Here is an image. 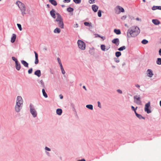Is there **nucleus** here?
<instances>
[{"instance_id": "41", "label": "nucleus", "mask_w": 161, "mask_h": 161, "mask_svg": "<svg viewBox=\"0 0 161 161\" xmlns=\"http://www.w3.org/2000/svg\"><path fill=\"white\" fill-rule=\"evenodd\" d=\"M12 59L13 61H14L15 62V63H16L18 62L17 58L14 57H12Z\"/></svg>"}, {"instance_id": "30", "label": "nucleus", "mask_w": 161, "mask_h": 161, "mask_svg": "<svg viewBox=\"0 0 161 161\" xmlns=\"http://www.w3.org/2000/svg\"><path fill=\"white\" fill-rule=\"evenodd\" d=\"M115 54L116 56L118 58L121 55V53L120 52L118 51L115 52Z\"/></svg>"}, {"instance_id": "8", "label": "nucleus", "mask_w": 161, "mask_h": 161, "mask_svg": "<svg viewBox=\"0 0 161 161\" xmlns=\"http://www.w3.org/2000/svg\"><path fill=\"white\" fill-rule=\"evenodd\" d=\"M23 100L20 96H18L17 97L16 103L20 104H23Z\"/></svg>"}, {"instance_id": "55", "label": "nucleus", "mask_w": 161, "mask_h": 161, "mask_svg": "<svg viewBox=\"0 0 161 161\" xmlns=\"http://www.w3.org/2000/svg\"><path fill=\"white\" fill-rule=\"evenodd\" d=\"M100 37L101 39H102L103 40H104L106 39V37L105 36H100V37Z\"/></svg>"}, {"instance_id": "26", "label": "nucleus", "mask_w": 161, "mask_h": 161, "mask_svg": "<svg viewBox=\"0 0 161 161\" xmlns=\"http://www.w3.org/2000/svg\"><path fill=\"white\" fill-rule=\"evenodd\" d=\"M86 107L89 109L92 110L93 109V106L92 104H88L86 105Z\"/></svg>"}, {"instance_id": "64", "label": "nucleus", "mask_w": 161, "mask_h": 161, "mask_svg": "<svg viewBox=\"0 0 161 161\" xmlns=\"http://www.w3.org/2000/svg\"><path fill=\"white\" fill-rule=\"evenodd\" d=\"M83 88L84 89L86 90V86H83Z\"/></svg>"}, {"instance_id": "35", "label": "nucleus", "mask_w": 161, "mask_h": 161, "mask_svg": "<svg viewBox=\"0 0 161 161\" xmlns=\"http://www.w3.org/2000/svg\"><path fill=\"white\" fill-rule=\"evenodd\" d=\"M148 42L147 40L144 39L141 42L143 44H146L148 43Z\"/></svg>"}, {"instance_id": "21", "label": "nucleus", "mask_w": 161, "mask_h": 161, "mask_svg": "<svg viewBox=\"0 0 161 161\" xmlns=\"http://www.w3.org/2000/svg\"><path fill=\"white\" fill-rule=\"evenodd\" d=\"M136 116L139 119H145V118L143 116H142L141 114H139L137 113L135 114Z\"/></svg>"}, {"instance_id": "51", "label": "nucleus", "mask_w": 161, "mask_h": 161, "mask_svg": "<svg viewBox=\"0 0 161 161\" xmlns=\"http://www.w3.org/2000/svg\"><path fill=\"white\" fill-rule=\"evenodd\" d=\"M45 149L46 150H47V151H51V149L47 147H45Z\"/></svg>"}, {"instance_id": "48", "label": "nucleus", "mask_w": 161, "mask_h": 161, "mask_svg": "<svg viewBox=\"0 0 161 161\" xmlns=\"http://www.w3.org/2000/svg\"><path fill=\"white\" fill-rule=\"evenodd\" d=\"M21 104H20L19 105V104H18V103H16V104L15 105V106H17V107L19 108H22V106H21Z\"/></svg>"}, {"instance_id": "28", "label": "nucleus", "mask_w": 161, "mask_h": 161, "mask_svg": "<svg viewBox=\"0 0 161 161\" xmlns=\"http://www.w3.org/2000/svg\"><path fill=\"white\" fill-rule=\"evenodd\" d=\"M84 25L86 26L92 27V23L91 22L89 23L88 22H85L84 23Z\"/></svg>"}, {"instance_id": "11", "label": "nucleus", "mask_w": 161, "mask_h": 161, "mask_svg": "<svg viewBox=\"0 0 161 161\" xmlns=\"http://www.w3.org/2000/svg\"><path fill=\"white\" fill-rule=\"evenodd\" d=\"M58 22V25L60 28L63 29L64 28V24L63 22V20H61L58 22Z\"/></svg>"}, {"instance_id": "29", "label": "nucleus", "mask_w": 161, "mask_h": 161, "mask_svg": "<svg viewBox=\"0 0 161 161\" xmlns=\"http://www.w3.org/2000/svg\"><path fill=\"white\" fill-rule=\"evenodd\" d=\"M89 53L92 55H93L95 54L94 49H90L89 51Z\"/></svg>"}, {"instance_id": "59", "label": "nucleus", "mask_w": 161, "mask_h": 161, "mask_svg": "<svg viewBox=\"0 0 161 161\" xmlns=\"http://www.w3.org/2000/svg\"><path fill=\"white\" fill-rule=\"evenodd\" d=\"M135 86L138 88H139L140 87V86L138 84H136Z\"/></svg>"}, {"instance_id": "38", "label": "nucleus", "mask_w": 161, "mask_h": 161, "mask_svg": "<svg viewBox=\"0 0 161 161\" xmlns=\"http://www.w3.org/2000/svg\"><path fill=\"white\" fill-rule=\"evenodd\" d=\"M97 14L99 17H101L102 16V11L99 10L97 12Z\"/></svg>"}, {"instance_id": "24", "label": "nucleus", "mask_w": 161, "mask_h": 161, "mask_svg": "<svg viewBox=\"0 0 161 161\" xmlns=\"http://www.w3.org/2000/svg\"><path fill=\"white\" fill-rule=\"evenodd\" d=\"M114 32L117 35H119L121 34V31L119 29H114Z\"/></svg>"}, {"instance_id": "13", "label": "nucleus", "mask_w": 161, "mask_h": 161, "mask_svg": "<svg viewBox=\"0 0 161 161\" xmlns=\"http://www.w3.org/2000/svg\"><path fill=\"white\" fill-rule=\"evenodd\" d=\"M92 10L94 12H96L97 11L98 9V6L95 4L92 5Z\"/></svg>"}, {"instance_id": "58", "label": "nucleus", "mask_w": 161, "mask_h": 161, "mask_svg": "<svg viewBox=\"0 0 161 161\" xmlns=\"http://www.w3.org/2000/svg\"><path fill=\"white\" fill-rule=\"evenodd\" d=\"M59 65H60V69H62L63 68H64L63 67V66H62V63H61L60 64H59Z\"/></svg>"}, {"instance_id": "2", "label": "nucleus", "mask_w": 161, "mask_h": 161, "mask_svg": "<svg viewBox=\"0 0 161 161\" xmlns=\"http://www.w3.org/2000/svg\"><path fill=\"white\" fill-rule=\"evenodd\" d=\"M55 11L54 9H52L50 11V14L51 16V17L53 18V19H55L56 17V14L55 13ZM56 14L57 16V18L55 19V21L56 22H58L59 21L63 20V19L61 17V15L60 14L58 13H56Z\"/></svg>"}, {"instance_id": "27", "label": "nucleus", "mask_w": 161, "mask_h": 161, "mask_svg": "<svg viewBox=\"0 0 161 161\" xmlns=\"http://www.w3.org/2000/svg\"><path fill=\"white\" fill-rule=\"evenodd\" d=\"M60 29L58 28H56L54 31V33H59L60 32Z\"/></svg>"}, {"instance_id": "10", "label": "nucleus", "mask_w": 161, "mask_h": 161, "mask_svg": "<svg viewBox=\"0 0 161 161\" xmlns=\"http://www.w3.org/2000/svg\"><path fill=\"white\" fill-rule=\"evenodd\" d=\"M112 42L116 45L118 46L119 43V40L118 38H115L112 40Z\"/></svg>"}, {"instance_id": "49", "label": "nucleus", "mask_w": 161, "mask_h": 161, "mask_svg": "<svg viewBox=\"0 0 161 161\" xmlns=\"http://www.w3.org/2000/svg\"><path fill=\"white\" fill-rule=\"evenodd\" d=\"M95 0H89V3L90 4L93 3H94Z\"/></svg>"}, {"instance_id": "18", "label": "nucleus", "mask_w": 161, "mask_h": 161, "mask_svg": "<svg viewBox=\"0 0 161 161\" xmlns=\"http://www.w3.org/2000/svg\"><path fill=\"white\" fill-rule=\"evenodd\" d=\"M16 35L14 34H13L12 36L11 37V42L12 43H14L15 42V39H16Z\"/></svg>"}, {"instance_id": "62", "label": "nucleus", "mask_w": 161, "mask_h": 161, "mask_svg": "<svg viewBox=\"0 0 161 161\" xmlns=\"http://www.w3.org/2000/svg\"><path fill=\"white\" fill-rule=\"evenodd\" d=\"M47 7L48 8H50V5L49 4H47Z\"/></svg>"}, {"instance_id": "40", "label": "nucleus", "mask_w": 161, "mask_h": 161, "mask_svg": "<svg viewBox=\"0 0 161 161\" xmlns=\"http://www.w3.org/2000/svg\"><path fill=\"white\" fill-rule=\"evenodd\" d=\"M17 25L19 30L22 31V29L21 25L19 24H17Z\"/></svg>"}, {"instance_id": "39", "label": "nucleus", "mask_w": 161, "mask_h": 161, "mask_svg": "<svg viewBox=\"0 0 161 161\" xmlns=\"http://www.w3.org/2000/svg\"><path fill=\"white\" fill-rule=\"evenodd\" d=\"M73 1L76 4H79L81 2V0H73Z\"/></svg>"}, {"instance_id": "3", "label": "nucleus", "mask_w": 161, "mask_h": 161, "mask_svg": "<svg viewBox=\"0 0 161 161\" xmlns=\"http://www.w3.org/2000/svg\"><path fill=\"white\" fill-rule=\"evenodd\" d=\"M16 4L20 8L22 15L24 16V15L26 14L25 13V4L19 1L16 2Z\"/></svg>"}, {"instance_id": "42", "label": "nucleus", "mask_w": 161, "mask_h": 161, "mask_svg": "<svg viewBox=\"0 0 161 161\" xmlns=\"http://www.w3.org/2000/svg\"><path fill=\"white\" fill-rule=\"evenodd\" d=\"M40 82L41 85H42V87H43V88H44L45 87L44 84V83L43 81L42 80H41L40 81Z\"/></svg>"}, {"instance_id": "37", "label": "nucleus", "mask_w": 161, "mask_h": 161, "mask_svg": "<svg viewBox=\"0 0 161 161\" xmlns=\"http://www.w3.org/2000/svg\"><path fill=\"white\" fill-rule=\"evenodd\" d=\"M118 9L117 8V6L114 8V11L115 13L117 14H120L119 12V11L118 10Z\"/></svg>"}, {"instance_id": "44", "label": "nucleus", "mask_w": 161, "mask_h": 161, "mask_svg": "<svg viewBox=\"0 0 161 161\" xmlns=\"http://www.w3.org/2000/svg\"><path fill=\"white\" fill-rule=\"evenodd\" d=\"M114 61L116 63H119V60L118 58H114Z\"/></svg>"}, {"instance_id": "5", "label": "nucleus", "mask_w": 161, "mask_h": 161, "mask_svg": "<svg viewBox=\"0 0 161 161\" xmlns=\"http://www.w3.org/2000/svg\"><path fill=\"white\" fill-rule=\"evenodd\" d=\"M77 43L79 48L82 50H84L86 47L85 43L80 40H79L77 42Z\"/></svg>"}, {"instance_id": "47", "label": "nucleus", "mask_w": 161, "mask_h": 161, "mask_svg": "<svg viewBox=\"0 0 161 161\" xmlns=\"http://www.w3.org/2000/svg\"><path fill=\"white\" fill-rule=\"evenodd\" d=\"M62 74H65V71L64 68L61 69Z\"/></svg>"}, {"instance_id": "19", "label": "nucleus", "mask_w": 161, "mask_h": 161, "mask_svg": "<svg viewBox=\"0 0 161 161\" xmlns=\"http://www.w3.org/2000/svg\"><path fill=\"white\" fill-rule=\"evenodd\" d=\"M117 8H118L119 10V12L120 13V12H125V10L122 7L118 5L117 6Z\"/></svg>"}, {"instance_id": "31", "label": "nucleus", "mask_w": 161, "mask_h": 161, "mask_svg": "<svg viewBox=\"0 0 161 161\" xmlns=\"http://www.w3.org/2000/svg\"><path fill=\"white\" fill-rule=\"evenodd\" d=\"M67 10L69 12H71L74 11V9L71 7H69L67 8Z\"/></svg>"}, {"instance_id": "23", "label": "nucleus", "mask_w": 161, "mask_h": 161, "mask_svg": "<svg viewBox=\"0 0 161 161\" xmlns=\"http://www.w3.org/2000/svg\"><path fill=\"white\" fill-rule=\"evenodd\" d=\"M159 9L161 10V6H153L152 7V9L153 10H155L156 9Z\"/></svg>"}, {"instance_id": "36", "label": "nucleus", "mask_w": 161, "mask_h": 161, "mask_svg": "<svg viewBox=\"0 0 161 161\" xmlns=\"http://www.w3.org/2000/svg\"><path fill=\"white\" fill-rule=\"evenodd\" d=\"M101 49L103 51H105V46L104 45L102 44L101 45Z\"/></svg>"}, {"instance_id": "56", "label": "nucleus", "mask_w": 161, "mask_h": 161, "mask_svg": "<svg viewBox=\"0 0 161 161\" xmlns=\"http://www.w3.org/2000/svg\"><path fill=\"white\" fill-rule=\"evenodd\" d=\"M95 37H100V36L97 34H95Z\"/></svg>"}, {"instance_id": "43", "label": "nucleus", "mask_w": 161, "mask_h": 161, "mask_svg": "<svg viewBox=\"0 0 161 161\" xmlns=\"http://www.w3.org/2000/svg\"><path fill=\"white\" fill-rule=\"evenodd\" d=\"M33 71V69L32 68H31L29 69L28 70V73L29 74H31L32 72Z\"/></svg>"}, {"instance_id": "57", "label": "nucleus", "mask_w": 161, "mask_h": 161, "mask_svg": "<svg viewBox=\"0 0 161 161\" xmlns=\"http://www.w3.org/2000/svg\"><path fill=\"white\" fill-rule=\"evenodd\" d=\"M159 54L161 56V48H160L158 51Z\"/></svg>"}, {"instance_id": "33", "label": "nucleus", "mask_w": 161, "mask_h": 161, "mask_svg": "<svg viewBox=\"0 0 161 161\" xmlns=\"http://www.w3.org/2000/svg\"><path fill=\"white\" fill-rule=\"evenodd\" d=\"M21 109V108H19L16 106H15V110L16 112H20V109Z\"/></svg>"}, {"instance_id": "60", "label": "nucleus", "mask_w": 161, "mask_h": 161, "mask_svg": "<svg viewBox=\"0 0 161 161\" xmlns=\"http://www.w3.org/2000/svg\"><path fill=\"white\" fill-rule=\"evenodd\" d=\"M77 161H86V160L85 159H82L81 160H77Z\"/></svg>"}, {"instance_id": "22", "label": "nucleus", "mask_w": 161, "mask_h": 161, "mask_svg": "<svg viewBox=\"0 0 161 161\" xmlns=\"http://www.w3.org/2000/svg\"><path fill=\"white\" fill-rule=\"evenodd\" d=\"M57 114L59 115H60L62 113V110L61 108H58L56 110Z\"/></svg>"}, {"instance_id": "34", "label": "nucleus", "mask_w": 161, "mask_h": 161, "mask_svg": "<svg viewBox=\"0 0 161 161\" xmlns=\"http://www.w3.org/2000/svg\"><path fill=\"white\" fill-rule=\"evenodd\" d=\"M125 49V47L124 46L118 48V50L119 51H122Z\"/></svg>"}, {"instance_id": "6", "label": "nucleus", "mask_w": 161, "mask_h": 161, "mask_svg": "<svg viewBox=\"0 0 161 161\" xmlns=\"http://www.w3.org/2000/svg\"><path fill=\"white\" fill-rule=\"evenodd\" d=\"M134 98L135 100L136 99V100H134V102L136 104L139 105H141L142 104V101L141 100V98L139 95L138 96L136 95L134 96Z\"/></svg>"}, {"instance_id": "15", "label": "nucleus", "mask_w": 161, "mask_h": 161, "mask_svg": "<svg viewBox=\"0 0 161 161\" xmlns=\"http://www.w3.org/2000/svg\"><path fill=\"white\" fill-rule=\"evenodd\" d=\"M34 75L37 76L38 77H40L41 75V71L40 70H37L34 72Z\"/></svg>"}, {"instance_id": "12", "label": "nucleus", "mask_w": 161, "mask_h": 161, "mask_svg": "<svg viewBox=\"0 0 161 161\" xmlns=\"http://www.w3.org/2000/svg\"><path fill=\"white\" fill-rule=\"evenodd\" d=\"M147 75L149 77H151L153 75V71L150 69H147Z\"/></svg>"}, {"instance_id": "46", "label": "nucleus", "mask_w": 161, "mask_h": 161, "mask_svg": "<svg viewBox=\"0 0 161 161\" xmlns=\"http://www.w3.org/2000/svg\"><path fill=\"white\" fill-rule=\"evenodd\" d=\"M126 15H124L121 17V19L122 20H125L126 19Z\"/></svg>"}, {"instance_id": "63", "label": "nucleus", "mask_w": 161, "mask_h": 161, "mask_svg": "<svg viewBox=\"0 0 161 161\" xmlns=\"http://www.w3.org/2000/svg\"><path fill=\"white\" fill-rule=\"evenodd\" d=\"M71 105L72 107H74V105L73 103H71Z\"/></svg>"}, {"instance_id": "53", "label": "nucleus", "mask_w": 161, "mask_h": 161, "mask_svg": "<svg viewBox=\"0 0 161 161\" xmlns=\"http://www.w3.org/2000/svg\"><path fill=\"white\" fill-rule=\"evenodd\" d=\"M117 92L120 94H121L122 93V91L120 89H118L117 90Z\"/></svg>"}, {"instance_id": "17", "label": "nucleus", "mask_w": 161, "mask_h": 161, "mask_svg": "<svg viewBox=\"0 0 161 161\" xmlns=\"http://www.w3.org/2000/svg\"><path fill=\"white\" fill-rule=\"evenodd\" d=\"M21 63L25 67L28 68L29 64L26 61L24 60H22L21 61Z\"/></svg>"}, {"instance_id": "16", "label": "nucleus", "mask_w": 161, "mask_h": 161, "mask_svg": "<svg viewBox=\"0 0 161 161\" xmlns=\"http://www.w3.org/2000/svg\"><path fill=\"white\" fill-rule=\"evenodd\" d=\"M15 67L17 70L19 71L21 68V65L18 62L15 63Z\"/></svg>"}, {"instance_id": "25", "label": "nucleus", "mask_w": 161, "mask_h": 161, "mask_svg": "<svg viewBox=\"0 0 161 161\" xmlns=\"http://www.w3.org/2000/svg\"><path fill=\"white\" fill-rule=\"evenodd\" d=\"M42 92L43 94V96H44V97L45 98H47L48 97L47 94L45 92V89L44 88H43L42 89Z\"/></svg>"}, {"instance_id": "9", "label": "nucleus", "mask_w": 161, "mask_h": 161, "mask_svg": "<svg viewBox=\"0 0 161 161\" xmlns=\"http://www.w3.org/2000/svg\"><path fill=\"white\" fill-rule=\"evenodd\" d=\"M34 53L35 54V64H37L39 63V60H38V54L35 51H34Z\"/></svg>"}, {"instance_id": "14", "label": "nucleus", "mask_w": 161, "mask_h": 161, "mask_svg": "<svg viewBox=\"0 0 161 161\" xmlns=\"http://www.w3.org/2000/svg\"><path fill=\"white\" fill-rule=\"evenodd\" d=\"M152 22L155 25H158L160 23V21L157 19H153Z\"/></svg>"}, {"instance_id": "20", "label": "nucleus", "mask_w": 161, "mask_h": 161, "mask_svg": "<svg viewBox=\"0 0 161 161\" xmlns=\"http://www.w3.org/2000/svg\"><path fill=\"white\" fill-rule=\"evenodd\" d=\"M49 2L54 6H56L57 5V3L55 0H49Z\"/></svg>"}, {"instance_id": "50", "label": "nucleus", "mask_w": 161, "mask_h": 161, "mask_svg": "<svg viewBox=\"0 0 161 161\" xmlns=\"http://www.w3.org/2000/svg\"><path fill=\"white\" fill-rule=\"evenodd\" d=\"M70 0H64L63 2L64 3H69L70 2Z\"/></svg>"}, {"instance_id": "32", "label": "nucleus", "mask_w": 161, "mask_h": 161, "mask_svg": "<svg viewBox=\"0 0 161 161\" xmlns=\"http://www.w3.org/2000/svg\"><path fill=\"white\" fill-rule=\"evenodd\" d=\"M156 63L158 65H161V58H157V60L156 61Z\"/></svg>"}, {"instance_id": "4", "label": "nucleus", "mask_w": 161, "mask_h": 161, "mask_svg": "<svg viewBox=\"0 0 161 161\" xmlns=\"http://www.w3.org/2000/svg\"><path fill=\"white\" fill-rule=\"evenodd\" d=\"M30 112L33 117L35 118L37 116V113L34 105L31 103L30 105Z\"/></svg>"}, {"instance_id": "45", "label": "nucleus", "mask_w": 161, "mask_h": 161, "mask_svg": "<svg viewBox=\"0 0 161 161\" xmlns=\"http://www.w3.org/2000/svg\"><path fill=\"white\" fill-rule=\"evenodd\" d=\"M131 108L132 110L133 111H134L135 114L136 113V110H135V108L133 106H131Z\"/></svg>"}, {"instance_id": "52", "label": "nucleus", "mask_w": 161, "mask_h": 161, "mask_svg": "<svg viewBox=\"0 0 161 161\" xmlns=\"http://www.w3.org/2000/svg\"><path fill=\"white\" fill-rule=\"evenodd\" d=\"M97 103H98V107L100 108H101V103H100V102L98 101L97 102Z\"/></svg>"}, {"instance_id": "54", "label": "nucleus", "mask_w": 161, "mask_h": 161, "mask_svg": "<svg viewBox=\"0 0 161 161\" xmlns=\"http://www.w3.org/2000/svg\"><path fill=\"white\" fill-rule=\"evenodd\" d=\"M57 60H58V62L59 64L62 63L61 62V61L60 59L59 58H58Z\"/></svg>"}, {"instance_id": "61", "label": "nucleus", "mask_w": 161, "mask_h": 161, "mask_svg": "<svg viewBox=\"0 0 161 161\" xmlns=\"http://www.w3.org/2000/svg\"><path fill=\"white\" fill-rule=\"evenodd\" d=\"M60 96V99H62L63 97V96L62 95H59Z\"/></svg>"}, {"instance_id": "1", "label": "nucleus", "mask_w": 161, "mask_h": 161, "mask_svg": "<svg viewBox=\"0 0 161 161\" xmlns=\"http://www.w3.org/2000/svg\"><path fill=\"white\" fill-rule=\"evenodd\" d=\"M140 30L138 27L134 26L130 28L127 31V36L128 38L135 37L140 33Z\"/></svg>"}, {"instance_id": "7", "label": "nucleus", "mask_w": 161, "mask_h": 161, "mask_svg": "<svg viewBox=\"0 0 161 161\" xmlns=\"http://www.w3.org/2000/svg\"><path fill=\"white\" fill-rule=\"evenodd\" d=\"M150 107V102H148L145 104V106L144 110L147 114H150L151 113V111L150 110L149 107Z\"/></svg>"}]
</instances>
